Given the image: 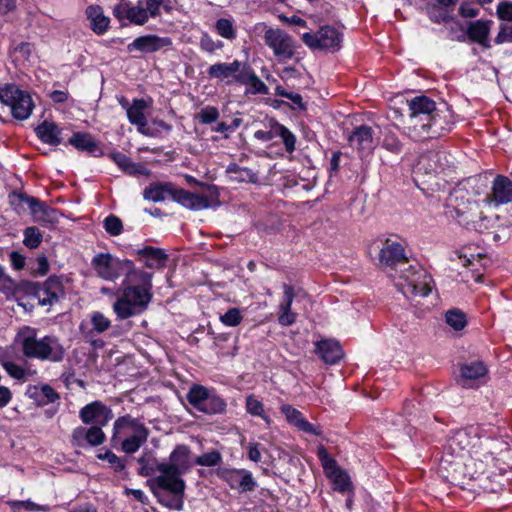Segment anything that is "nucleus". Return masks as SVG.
Here are the masks:
<instances>
[{"mask_svg":"<svg viewBox=\"0 0 512 512\" xmlns=\"http://www.w3.org/2000/svg\"><path fill=\"white\" fill-rule=\"evenodd\" d=\"M207 73L211 79H217L227 85L238 84L247 86L246 93L269 94V88L247 62L237 59L232 62H218L211 65Z\"/></svg>","mask_w":512,"mask_h":512,"instance_id":"nucleus-4","label":"nucleus"},{"mask_svg":"<svg viewBox=\"0 0 512 512\" xmlns=\"http://www.w3.org/2000/svg\"><path fill=\"white\" fill-rule=\"evenodd\" d=\"M275 137H280L282 139L288 153H292L295 150V135L280 123L275 122L271 125L269 130H257L254 133V138L263 142L271 141Z\"/></svg>","mask_w":512,"mask_h":512,"instance_id":"nucleus-20","label":"nucleus"},{"mask_svg":"<svg viewBox=\"0 0 512 512\" xmlns=\"http://www.w3.org/2000/svg\"><path fill=\"white\" fill-rule=\"evenodd\" d=\"M16 341L22 354L28 359L58 363L65 357V348L54 335L38 336L35 328L24 326L17 334Z\"/></svg>","mask_w":512,"mask_h":512,"instance_id":"nucleus-3","label":"nucleus"},{"mask_svg":"<svg viewBox=\"0 0 512 512\" xmlns=\"http://www.w3.org/2000/svg\"><path fill=\"white\" fill-rule=\"evenodd\" d=\"M438 114H422L420 116H409L407 121V134L414 141L438 138L442 135L444 128L439 123Z\"/></svg>","mask_w":512,"mask_h":512,"instance_id":"nucleus-11","label":"nucleus"},{"mask_svg":"<svg viewBox=\"0 0 512 512\" xmlns=\"http://www.w3.org/2000/svg\"><path fill=\"white\" fill-rule=\"evenodd\" d=\"M315 352L326 364H336L343 357V350L339 343L333 340H322L316 343Z\"/></svg>","mask_w":512,"mask_h":512,"instance_id":"nucleus-27","label":"nucleus"},{"mask_svg":"<svg viewBox=\"0 0 512 512\" xmlns=\"http://www.w3.org/2000/svg\"><path fill=\"white\" fill-rule=\"evenodd\" d=\"M379 265L385 268L400 270L408 264L405 248L397 238L381 240Z\"/></svg>","mask_w":512,"mask_h":512,"instance_id":"nucleus-15","label":"nucleus"},{"mask_svg":"<svg viewBox=\"0 0 512 512\" xmlns=\"http://www.w3.org/2000/svg\"><path fill=\"white\" fill-rule=\"evenodd\" d=\"M12 509L16 510L20 507L25 508L27 511H49L50 507L48 505H39L34 503L31 500H25V501H13L11 502Z\"/></svg>","mask_w":512,"mask_h":512,"instance_id":"nucleus-58","label":"nucleus"},{"mask_svg":"<svg viewBox=\"0 0 512 512\" xmlns=\"http://www.w3.org/2000/svg\"><path fill=\"white\" fill-rule=\"evenodd\" d=\"M79 418L86 425L106 426L113 418L112 409L101 401H93L79 411Z\"/></svg>","mask_w":512,"mask_h":512,"instance_id":"nucleus-17","label":"nucleus"},{"mask_svg":"<svg viewBox=\"0 0 512 512\" xmlns=\"http://www.w3.org/2000/svg\"><path fill=\"white\" fill-rule=\"evenodd\" d=\"M0 103L7 106L12 116L18 120L29 118L34 109L31 95L15 84L0 87Z\"/></svg>","mask_w":512,"mask_h":512,"instance_id":"nucleus-10","label":"nucleus"},{"mask_svg":"<svg viewBox=\"0 0 512 512\" xmlns=\"http://www.w3.org/2000/svg\"><path fill=\"white\" fill-rule=\"evenodd\" d=\"M159 4H161L160 0H138L135 5L121 1L114 6L112 13L122 26L128 24L143 26L150 18L158 17Z\"/></svg>","mask_w":512,"mask_h":512,"instance_id":"nucleus-7","label":"nucleus"},{"mask_svg":"<svg viewBox=\"0 0 512 512\" xmlns=\"http://www.w3.org/2000/svg\"><path fill=\"white\" fill-rule=\"evenodd\" d=\"M348 142L360 153L369 154L374 149V130L368 125H360L349 135Z\"/></svg>","mask_w":512,"mask_h":512,"instance_id":"nucleus-22","label":"nucleus"},{"mask_svg":"<svg viewBox=\"0 0 512 512\" xmlns=\"http://www.w3.org/2000/svg\"><path fill=\"white\" fill-rule=\"evenodd\" d=\"M199 46L207 53H214L216 50H221L224 47V43L220 40H214L205 32L200 37Z\"/></svg>","mask_w":512,"mask_h":512,"instance_id":"nucleus-50","label":"nucleus"},{"mask_svg":"<svg viewBox=\"0 0 512 512\" xmlns=\"http://www.w3.org/2000/svg\"><path fill=\"white\" fill-rule=\"evenodd\" d=\"M382 147L391 153L399 154L402 151L403 144L394 132L387 130L383 135Z\"/></svg>","mask_w":512,"mask_h":512,"instance_id":"nucleus-45","label":"nucleus"},{"mask_svg":"<svg viewBox=\"0 0 512 512\" xmlns=\"http://www.w3.org/2000/svg\"><path fill=\"white\" fill-rule=\"evenodd\" d=\"M245 407L249 414L262 418L267 426L271 425L272 419L265 413L263 403L254 395L251 394L246 397Z\"/></svg>","mask_w":512,"mask_h":512,"instance_id":"nucleus-40","label":"nucleus"},{"mask_svg":"<svg viewBox=\"0 0 512 512\" xmlns=\"http://www.w3.org/2000/svg\"><path fill=\"white\" fill-rule=\"evenodd\" d=\"M153 274L135 268L125 277L120 297L113 303L118 319L124 320L143 313L152 300Z\"/></svg>","mask_w":512,"mask_h":512,"instance_id":"nucleus-1","label":"nucleus"},{"mask_svg":"<svg viewBox=\"0 0 512 512\" xmlns=\"http://www.w3.org/2000/svg\"><path fill=\"white\" fill-rule=\"evenodd\" d=\"M1 365L6 373L16 380H24L28 375L27 371L14 361L3 360L1 361Z\"/></svg>","mask_w":512,"mask_h":512,"instance_id":"nucleus-47","label":"nucleus"},{"mask_svg":"<svg viewBox=\"0 0 512 512\" xmlns=\"http://www.w3.org/2000/svg\"><path fill=\"white\" fill-rule=\"evenodd\" d=\"M324 471L326 475L330 478L331 476L335 475L337 472H340L342 469L337 465V462L331 458L327 457V459H323L322 462Z\"/></svg>","mask_w":512,"mask_h":512,"instance_id":"nucleus-59","label":"nucleus"},{"mask_svg":"<svg viewBox=\"0 0 512 512\" xmlns=\"http://www.w3.org/2000/svg\"><path fill=\"white\" fill-rule=\"evenodd\" d=\"M102 427L103 426L92 425L87 428V446H99L104 443L106 436Z\"/></svg>","mask_w":512,"mask_h":512,"instance_id":"nucleus-49","label":"nucleus"},{"mask_svg":"<svg viewBox=\"0 0 512 512\" xmlns=\"http://www.w3.org/2000/svg\"><path fill=\"white\" fill-rule=\"evenodd\" d=\"M192 466L190 448L187 445L179 444L170 453L168 462L157 463L160 475L155 477L153 482L162 490L169 491L173 495H183L186 484L181 476L188 473Z\"/></svg>","mask_w":512,"mask_h":512,"instance_id":"nucleus-2","label":"nucleus"},{"mask_svg":"<svg viewBox=\"0 0 512 512\" xmlns=\"http://www.w3.org/2000/svg\"><path fill=\"white\" fill-rule=\"evenodd\" d=\"M96 275L106 281H115L120 276L131 273L135 268L133 261L120 259L110 253H98L91 260Z\"/></svg>","mask_w":512,"mask_h":512,"instance_id":"nucleus-8","label":"nucleus"},{"mask_svg":"<svg viewBox=\"0 0 512 512\" xmlns=\"http://www.w3.org/2000/svg\"><path fill=\"white\" fill-rule=\"evenodd\" d=\"M10 262L15 270H21L25 266V257L20 253L13 251L10 254Z\"/></svg>","mask_w":512,"mask_h":512,"instance_id":"nucleus-63","label":"nucleus"},{"mask_svg":"<svg viewBox=\"0 0 512 512\" xmlns=\"http://www.w3.org/2000/svg\"><path fill=\"white\" fill-rule=\"evenodd\" d=\"M219 319L223 325L235 327L241 323L243 316L240 309L230 308L224 314L220 315Z\"/></svg>","mask_w":512,"mask_h":512,"instance_id":"nucleus-51","label":"nucleus"},{"mask_svg":"<svg viewBox=\"0 0 512 512\" xmlns=\"http://www.w3.org/2000/svg\"><path fill=\"white\" fill-rule=\"evenodd\" d=\"M186 398L194 409L207 415L222 414L226 411L227 404L225 400L214 389H209L203 385H192Z\"/></svg>","mask_w":512,"mask_h":512,"instance_id":"nucleus-9","label":"nucleus"},{"mask_svg":"<svg viewBox=\"0 0 512 512\" xmlns=\"http://www.w3.org/2000/svg\"><path fill=\"white\" fill-rule=\"evenodd\" d=\"M23 235V244L30 249H35L39 247L43 240V235L41 231L35 226L25 228V230L23 231Z\"/></svg>","mask_w":512,"mask_h":512,"instance_id":"nucleus-42","label":"nucleus"},{"mask_svg":"<svg viewBox=\"0 0 512 512\" xmlns=\"http://www.w3.org/2000/svg\"><path fill=\"white\" fill-rule=\"evenodd\" d=\"M214 30L226 40L233 41L237 38V29L231 18H219L214 24Z\"/></svg>","mask_w":512,"mask_h":512,"instance_id":"nucleus-39","label":"nucleus"},{"mask_svg":"<svg viewBox=\"0 0 512 512\" xmlns=\"http://www.w3.org/2000/svg\"><path fill=\"white\" fill-rule=\"evenodd\" d=\"M68 142L76 149L85 151L92 156L97 157L103 154L99 143L89 133H74Z\"/></svg>","mask_w":512,"mask_h":512,"instance_id":"nucleus-29","label":"nucleus"},{"mask_svg":"<svg viewBox=\"0 0 512 512\" xmlns=\"http://www.w3.org/2000/svg\"><path fill=\"white\" fill-rule=\"evenodd\" d=\"M279 19L282 22L288 23L290 25L300 26V27H303V28L307 27V22L304 19H302L301 17H298L296 15L291 16V17H287V16L281 14V15H279Z\"/></svg>","mask_w":512,"mask_h":512,"instance_id":"nucleus-64","label":"nucleus"},{"mask_svg":"<svg viewBox=\"0 0 512 512\" xmlns=\"http://www.w3.org/2000/svg\"><path fill=\"white\" fill-rule=\"evenodd\" d=\"M36 295L42 306L52 305L58 302L60 297L64 295L61 279L57 276H50L36 291Z\"/></svg>","mask_w":512,"mask_h":512,"instance_id":"nucleus-21","label":"nucleus"},{"mask_svg":"<svg viewBox=\"0 0 512 512\" xmlns=\"http://www.w3.org/2000/svg\"><path fill=\"white\" fill-rule=\"evenodd\" d=\"M173 44L170 37H160L149 34L137 37L127 45L128 52L140 51L142 53H154L161 49L171 47Z\"/></svg>","mask_w":512,"mask_h":512,"instance_id":"nucleus-19","label":"nucleus"},{"mask_svg":"<svg viewBox=\"0 0 512 512\" xmlns=\"http://www.w3.org/2000/svg\"><path fill=\"white\" fill-rule=\"evenodd\" d=\"M104 229L111 236H118L122 233L123 224L119 217L109 215L104 219Z\"/></svg>","mask_w":512,"mask_h":512,"instance_id":"nucleus-52","label":"nucleus"},{"mask_svg":"<svg viewBox=\"0 0 512 512\" xmlns=\"http://www.w3.org/2000/svg\"><path fill=\"white\" fill-rule=\"evenodd\" d=\"M283 296L277 307V320L279 325L288 327L296 323L298 314L292 310V303L296 296L293 286L283 283Z\"/></svg>","mask_w":512,"mask_h":512,"instance_id":"nucleus-18","label":"nucleus"},{"mask_svg":"<svg viewBox=\"0 0 512 512\" xmlns=\"http://www.w3.org/2000/svg\"><path fill=\"white\" fill-rule=\"evenodd\" d=\"M459 14L464 18H473L478 14V10L470 2H463L459 8Z\"/></svg>","mask_w":512,"mask_h":512,"instance_id":"nucleus-61","label":"nucleus"},{"mask_svg":"<svg viewBox=\"0 0 512 512\" xmlns=\"http://www.w3.org/2000/svg\"><path fill=\"white\" fill-rule=\"evenodd\" d=\"M263 38L265 44L272 49L279 62L285 63L294 57L295 41L285 31L278 28H268Z\"/></svg>","mask_w":512,"mask_h":512,"instance_id":"nucleus-14","label":"nucleus"},{"mask_svg":"<svg viewBox=\"0 0 512 512\" xmlns=\"http://www.w3.org/2000/svg\"><path fill=\"white\" fill-rule=\"evenodd\" d=\"M471 250L472 248L470 246H466L456 252L457 258L462 260L463 266L467 268L472 266L476 259L480 258V253L474 254Z\"/></svg>","mask_w":512,"mask_h":512,"instance_id":"nucleus-56","label":"nucleus"},{"mask_svg":"<svg viewBox=\"0 0 512 512\" xmlns=\"http://www.w3.org/2000/svg\"><path fill=\"white\" fill-rule=\"evenodd\" d=\"M86 16L90 21L91 29L98 35L104 34L110 23V19L104 15L103 9L99 5H90L86 8Z\"/></svg>","mask_w":512,"mask_h":512,"instance_id":"nucleus-31","label":"nucleus"},{"mask_svg":"<svg viewBox=\"0 0 512 512\" xmlns=\"http://www.w3.org/2000/svg\"><path fill=\"white\" fill-rule=\"evenodd\" d=\"M148 108V103L144 99H133L130 107L128 108L127 118L132 125L137 127L139 133L145 136H153L150 128L147 127V118L145 110Z\"/></svg>","mask_w":512,"mask_h":512,"instance_id":"nucleus-25","label":"nucleus"},{"mask_svg":"<svg viewBox=\"0 0 512 512\" xmlns=\"http://www.w3.org/2000/svg\"><path fill=\"white\" fill-rule=\"evenodd\" d=\"M35 222L42 226L53 225L58 221L57 212L55 209L49 207L45 202L37 199V203L30 209Z\"/></svg>","mask_w":512,"mask_h":512,"instance_id":"nucleus-32","label":"nucleus"},{"mask_svg":"<svg viewBox=\"0 0 512 512\" xmlns=\"http://www.w3.org/2000/svg\"><path fill=\"white\" fill-rule=\"evenodd\" d=\"M248 458L253 462H260L261 461V450H260V444L253 442L249 443L248 445Z\"/></svg>","mask_w":512,"mask_h":512,"instance_id":"nucleus-62","label":"nucleus"},{"mask_svg":"<svg viewBox=\"0 0 512 512\" xmlns=\"http://www.w3.org/2000/svg\"><path fill=\"white\" fill-rule=\"evenodd\" d=\"M155 495L157 496L158 501L165 507H167L169 509H174L177 511H180L183 509V500H182L183 495H174L175 497H173V498L162 497L160 494H158L156 492H155Z\"/></svg>","mask_w":512,"mask_h":512,"instance_id":"nucleus-57","label":"nucleus"},{"mask_svg":"<svg viewBox=\"0 0 512 512\" xmlns=\"http://www.w3.org/2000/svg\"><path fill=\"white\" fill-rule=\"evenodd\" d=\"M447 155L442 151H428L419 157L417 169L426 174L440 173L445 170Z\"/></svg>","mask_w":512,"mask_h":512,"instance_id":"nucleus-26","label":"nucleus"},{"mask_svg":"<svg viewBox=\"0 0 512 512\" xmlns=\"http://www.w3.org/2000/svg\"><path fill=\"white\" fill-rule=\"evenodd\" d=\"M111 158L119 168L130 175L145 174L146 172L143 165L133 163L128 156L121 152L112 153Z\"/></svg>","mask_w":512,"mask_h":512,"instance_id":"nucleus-37","label":"nucleus"},{"mask_svg":"<svg viewBox=\"0 0 512 512\" xmlns=\"http://www.w3.org/2000/svg\"><path fill=\"white\" fill-rule=\"evenodd\" d=\"M330 479H332L336 490L340 492H345L350 489V478L343 470L331 476Z\"/></svg>","mask_w":512,"mask_h":512,"instance_id":"nucleus-55","label":"nucleus"},{"mask_svg":"<svg viewBox=\"0 0 512 512\" xmlns=\"http://www.w3.org/2000/svg\"><path fill=\"white\" fill-rule=\"evenodd\" d=\"M219 111L214 106H206L201 109V111L197 115V119L202 124H211L218 120Z\"/></svg>","mask_w":512,"mask_h":512,"instance_id":"nucleus-53","label":"nucleus"},{"mask_svg":"<svg viewBox=\"0 0 512 512\" xmlns=\"http://www.w3.org/2000/svg\"><path fill=\"white\" fill-rule=\"evenodd\" d=\"M149 430L138 418L124 415L116 419L113 425L111 443L114 448L126 454H134L147 441Z\"/></svg>","mask_w":512,"mask_h":512,"instance_id":"nucleus-5","label":"nucleus"},{"mask_svg":"<svg viewBox=\"0 0 512 512\" xmlns=\"http://www.w3.org/2000/svg\"><path fill=\"white\" fill-rule=\"evenodd\" d=\"M457 382L463 388H477L480 383V363L463 364Z\"/></svg>","mask_w":512,"mask_h":512,"instance_id":"nucleus-33","label":"nucleus"},{"mask_svg":"<svg viewBox=\"0 0 512 512\" xmlns=\"http://www.w3.org/2000/svg\"><path fill=\"white\" fill-rule=\"evenodd\" d=\"M97 458L106 461L115 472H121L126 467L125 459L118 457L110 450H106L104 453H99Z\"/></svg>","mask_w":512,"mask_h":512,"instance_id":"nucleus-46","label":"nucleus"},{"mask_svg":"<svg viewBox=\"0 0 512 512\" xmlns=\"http://www.w3.org/2000/svg\"><path fill=\"white\" fill-rule=\"evenodd\" d=\"M9 204L17 214L24 213L27 209H31L37 203V198L29 196L22 191H13L9 194Z\"/></svg>","mask_w":512,"mask_h":512,"instance_id":"nucleus-36","label":"nucleus"},{"mask_svg":"<svg viewBox=\"0 0 512 512\" xmlns=\"http://www.w3.org/2000/svg\"><path fill=\"white\" fill-rule=\"evenodd\" d=\"M139 464L138 474L143 477L153 476L157 471V463H159L156 459L150 460L145 456H141L137 459Z\"/></svg>","mask_w":512,"mask_h":512,"instance_id":"nucleus-48","label":"nucleus"},{"mask_svg":"<svg viewBox=\"0 0 512 512\" xmlns=\"http://www.w3.org/2000/svg\"><path fill=\"white\" fill-rule=\"evenodd\" d=\"M301 40L311 50L334 53L342 46L343 34L337 28L325 25L315 33L302 34Z\"/></svg>","mask_w":512,"mask_h":512,"instance_id":"nucleus-12","label":"nucleus"},{"mask_svg":"<svg viewBox=\"0 0 512 512\" xmlns=\"http://www.w3.org/2000/svg\"><path fill=\"white\" fill-rule=\"evenodd\" d=\"M467 35L473 42L480 43V20L469 22L467 27Z\"/></svg>","mask_w":512,"mask_h":512,"instance_id":"nucleus-60","label":"nucleus"},{"mask_svg":"<svg viewBox=\"0 0 512 512\" xmlns=\"http://www.w3.org/2000/svg\"><path fill=\"white\" fill-rule=\"evenodd\" d=\"M90 324L92 329L84 332L85 338L92 337L94 333L102 334L111 327L110 319L99 311H94L90 314Z\"/></svg>","mask_w":512,"mask_h":512,"instance_id":"nucleus-38","label":"nucleus"},{"mask_svg":"<svg viewBox=\"0 0 512 512\" xmlns=\"http://www.w3.org/2000/svg\"><path fill=\"white\" fill-rule=\"evenodd\" d=\"M281 413L285 416L287 422L290 425L295 426L298 430L305 432L310 435L319 436L322 434V430L319 426H315L308 422L303 414L296 408L289 404H283L280 407Z\"/></svg>","mask_w":512,"mask_h":512,"instance_id":"nucleus-23","label":"nucleus"},{"mask_svg":"<svg viewBox=\"0 0 512 512\" xmlns=\"http://www.w3.org/2000/svg\"><path fill=\"white\" fill-rule=\"evenodd\" d=\"M35 133L41 142L57 146L61 143V128L52 121L44 120L35 128Z\"/></svg>","mask_w":512,"mask_h":512,"instance_id":"nucleus-28","label":"nucleus"},{"mask_svg":"<svg viewBox=\"0 0 512 512\" xmlns=\"http://www.w3.org/2000/svg\"><path fill=\"white\" fill-rule=\"evenodd\" d=\"M229 178L233 182L237 183H256L257 175L251 169L241 167L236 163H231L226 169Z\"/></svg>","mask_w":512,"mask_h":512,"instance_id":"nucleus-35","label":"nucleus"},{"mask_svg":"<svg viewBox=\"0 0 512 512\" xmlns=\"http://www.w3.org/2000/svg\"><path fill=\"white\" fill-rule=\"evenodd\" d=\"M409 116H420L437 112L436 103L427 96H417L408 101Z\"/></svg>","mask_w":512,"mask_h":512,"instance_id":"nucleus-34","label":"nucleus"},{"mask_svg":"<svg viewBox=\"0 0 512 512\" xmlns=\"http://www.w3.org/2000/svg\"><path fill=\"white\" fill-rule=\"evenodd\" d=\"M87 428L83 426L76 427L71 434V444L74 447L84 448L87 446Z\"/></svg>","mask_w":512,"mask_h":512,"instance_id":"nucleus-54","label":"nucleus"},{"mask_svg":"<svg viewBox=\"0 0 512 512\" xmlns=\"http://www.w3.org/2000/svg\"><path fill=\"white\" fill-rule=\"evenodd\" d=\"M175 185L171 182H154L144 189L143 197L145 200L153 202H162L168 197L173 198Z\"/></svg>","mask_w":512,"mask_h":512,"instance_id":"nucleus-30","label":"nucleus"},{"mask_svg":"<svg viewBox=\"0 0 512 512\" xmlns=\"http://www.w3.org/2000/svg\"><path fill=\"white\" fill-rule=\"evenodd\" d=\"M134 253L138 261L149 269H161L165 267L168 260L165 250L154 246H144L134 250Z\"/></svg>","mask_w":512,"mask_h":512,"instance_id":"nucleus-24","label":"nucleus"},{"mask_svg":"<svg viewBox=\"0 0 512 512\" xmlns=\"http://www.w3.org/2000/svg\"><path fill=\"white\" fill-rule=\"evenodd\" d=\"M35 389L36 400L38 401L39 405L44 406L52 404L60 399V396L56 390L48 384H43L39 388Z\"/></svg>","mask_w":512,"mask_h":512,"instance_id":"nucleus-41","label":"nucleus"},{"mask_svg":"<svg viewBox=\"0 0 512 512\" xmlns=\"http://www.w3.org/2000/svg\"><path fill=\"white\" fill-rule=\"evenodd\" d=\"M206 192L197 194L175 186L172 200L190 210H203L219 204V190L214 185H205Z\"/></svg>","mask_w":512,"mask_h":512,"instance_id":"nucleus-13","label":"nucleus"},{"mask_svg":"<svg viewBox=\"0 0 512 512\" xmlns=\"http://www.w3.org/2000/svg\"><path fill=\"white\" fill-rule=\"evenodd\" d=\"M432 282V277L422 266L408 263L399 270L396 286L406 298L426 297L432 290Z\"/></svg>","mask_w":512,"mask_h":512,"instance_id":"nucleus-6","label":"nucleus"},{"mask_svg":"<svg viewBox=\"0 0 512 512\" xmlns=\"http://www.w3.org/2000/svg\"><path fill=\"white\" fill-rule=\"evenodd\" d=\"M218 478L225 481L231 489H239L241 492L253 491L256 482L252 473L245 469L218 467L215 470Z\"/></svg>","mask_w":512,"mask_h":512,"instance_id":"nucleus-16","label":"nucleus"},{"mask_svg":"<svg viewBox=\"0 0 512 512\" xmlns=\"http://www.w3.org/2000/svg\"><path fill=\"white\" fill-rule=\"evenodd\" d=\"M223 457L217 450L199 455L195 458L194 463L199 466L215 467L222 463Z\"/></svg>","mask_w":512,"mask_h":512,"instance_id":"nucleus-44","label":"nucleus"},{"mask_svg":"<svg viewBox=\"0 0 512 512\" xmlns=\"http://www.w3.org/2000/svg\"><path fill=\"white\" fill-rule=\"evenodd\" d=\"M445 319L446 323L456 331L462 330L467 324L466 315L458 309L447 311Z\"/></svg>","mask_w":512,"mask_h":512,"instance_id":"nucleus-43","label":"nucleus"}]
</instances>
